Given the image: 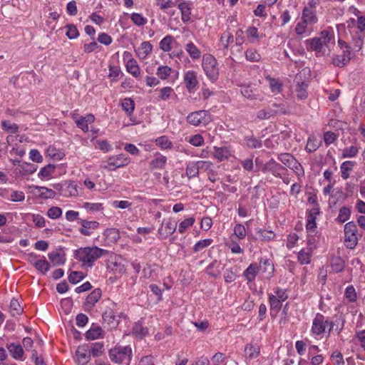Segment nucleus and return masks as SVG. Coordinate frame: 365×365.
I'll return each mask as SVG.
<instances>
[{
	"label": "nucleus",
	"mask_w": 365,
	"mask_h": 365,
	"mask_svg": "<svg viewBox=\"0 0 365 365\" xmlns=\"http://www.w3.org/2000/svg\"><path fill=\"white\" fill-rule=\"evenodd\" d=\"M350 215H351L350 209L346 207H342L339 210V213L336 218V220L338 222H339L340 223H343V222H346L349 218Z\"/></svg>",
	"instance_id": "48"
},
{
	"label": "nucleus",
	"mask_w": 365,
	"mask_h": 365,
	"mask_svg": "<svg viewBox=\"0 0 365 365\" xmlns=\"http://www.w3.org/2000/svg\"><path fill=\"white\" fill-rule=\"evenodd\" d=\"M287 112V107L284 104L273 103L269 104L267 108L259 110L257 113V117L260 120H264L274 115L286 114Z\"/></svg>",
	"instance_id": "3"
},
{
	"label": "nucleus",
	"mask_w": 365,
	"mask_h": 365,
	"mask_svg": "<svg viewBox=\"0 0 365 365\" xmlns=\"http://www.w3.org/2000/svg\"><path fill=\"white\" fill-rule=\"evenodd\" d=\"M195 220L194 217H189L182 221L179 225L178 232L183 233L187 227L192 226Z\"/></svg>",
	"instance_id": "57"
},
{
	"label": "nucleus",
	"mask_w": 365,
	"mask_h": 365,
	"mask_svg": "<svg viewBox=\"0 0 365 365\" xmlns=\"http://www.w3.org/2000/svg\"><path fill=\"white\" fill-rule=\"evenodd\" d=\"M202 68L207 76L212 81H216L219 76L217 60L212 55H205L202 59Z\"/></svg>",
	"instance_id": "4"
},
{
	"label": "nucleus",
	"mask_w": 365,
	"mask_h": 365,
	"mask_svg": "<svg viewBox=\"0 0 365 365\" xmlns=\"http://www.w3.org/2000/svg\"><path fill=\"white\" fill-rule=\"evenodd\" d=\"M325 324H329V331H336L337 334L340 333L343 328L344 323L341 322L339 319H336L334 322H328L326 321Z\"/></svg>",
	"instance_id": "44"
},
{
	"label": "nucleus",
	"mask_w": 365,
	"mask_h": 365,
	"mask_svg": "<svg viewBox=\"0 0 365 365\" xmlns=\"http://www.w3.org/2000/svg\"><path fill=\"white\" fill-rule=\"evenodd\" d=\"M269 163L270 168L269 172L277 178H282V175L280 174L279 171L281 170H287L286 168L281 165L272 158L269 161Z\"/></svg>",
	"instance_id": "32"
},
{
	"label": "nucleus",
	"mask_w": 365,
	"mask_h": 365,
	"mask_svg": "<svg viewBox=\"0 0 365 365\" xmlns=\"http://www.w3.org/2000/svg\"><path fill=\"white\" fill-rule=\"evenodd\" d=\"M176 227L177 222L175 221L171 220L164 221L162 226L158 230V234L163 238H166L175 231Z\"/></svg>",
	"instance_id": "8"
},
{
	"label": "nucleus",
	"mask_w": 365,
	"mask_h": 365,
	"mask_svg": "<svg viewBox=\"0 0 365 365\" xmlns=\"http://www.w3.org/2000/svg\"><path fill=\"white\" fill-rule=\"evenodd\" d=\"M102 294L101 289H95L87 297L85 302V306L88 309H91L94 304L100 299Z\"/></svg>",
	"instance_id": "15"
},
{
	"label": "nucleus",
	"mask_w": 365,
	"mask_h": 365,
	"mask_svg": "<svg viewBox=\"0 0 365 365\" xmlns=\"http://www.w3.org/2000/svg\"><path fill=\"white\" fill-rule=\"evenodd\" d=\"M102 318L104 322L107 323L110 328H115L118 324V320L116 319V316L114 312L108 308L106 309L102 314Z\"/></svg>",
	"instance_id": "14"
},
{
	"label": "nucleus",
	"mask_w": 365,
	"mask_h": 365,
	"mask_svg": "<svg viewBox=\"0 0 365 365\" xmlns=\"http://www.w3.org/2000/svg\"><path fill=\"white\" fill-rule=\"evenodd\" d=\"M84 278V274L82 272L73 271L71 272L68 276V281L72 284H77Z\"/></svg>",
	"instance_id": "54"
},
{
	"label": "nucleus",
	"mask_w": 365,
	"mask_h": 365,
	"mask_svg": "<svg viewBox=\"0 0 365 365\" xmlns=\"http://www.w3.org/2000/svg\"><path fill=\"white\" fill-rule=\"evenodd\" d=\"M166 161L167 158L165 156L160 155L151 161L150 165L153 168L162 169L165 165Z\"/></svg>",
	"instance_id": "43"
},
{
	"label": "nucleus",
	"mask_w": 365,
	"mask_h": 365,
	"mask_svg": "<svg viewBox=\"0 0 365 365\" xmlns=\"http://www.w3.org/2000/svg\"><path fill=\"white\" fill-rule=\"evenodd\" d=\"M62 215V210L58 207H51L47 211V215L51 219H57Z\"/></svg>",
	"instance_id": "63"
},
{
	"label": "nucleus",
	"mask_w": 365,
	"mask_h": 365,
	"mask_svg": "<svg viewBox=\"0 0 365 365\" xmlns=\"http://www.w3.org/2000/svg\"><path fill=\"white\" fill-rule=\"evenodd\" d=\"M110 359L115 363H127L130 361L132 349L129 346H115L109 350Z\"/></svg>",
	"instance_id": "2"
},
{
	"label": "nucleus",
	"mask_w": 365,
	"mask_h": 365,
	"mask_svg": "<svg viewBox=\"0 0 365 365\" xmlns=\"http://www.w3.org/2000/svg\"><path fill=\"white\" fill-rule=\"evenodd\" d=\"M185 50L192 59H198L200 57V51L192 42H190L186 45Z\"/></svg>",
	"instance_id": "35"
},
{
	"label": "nucleus",
	"mask_w": 365,
	"mask_h": 365,
	"mask_svg": "<svg viewBox=\"0 0 365 365\" xmlns=\"http://www.w3.org/2000/svg\"><path fill=\"white\" fill-rule=\"evenodd\" d=\"M153 46L149 41H144L137 50L138 56L142 58H145L152 51Z\"/></svg>",
	"instance_id": "25"
},
{
	"label": "nucleus",
	"mask_w": 365,
	"mask_h": 365,
	"mask_svg": "<svg viewBox=\"0 0 365 365\" xmlns=\"http://www.w3.org/2000/svg\"><path fill=\"white\" fill-rule=\"evenodd\" d=\"M156 144L163 149L170 148L172 147V143L167 137L161 136L156 139Z\"/></svg>",
	"instance_id": "61"
},
{
	"label": "nucleus",
	"mask_w": 365,
	"mask_h": 365,
	"mask_svg": "<svg viewBox=\"0 0 365 365\" xmlns=\"http://www.w3.org/2000/svg\"><path fill=\"white\" fill-rule=\"evenodd\" d=\"M334 34L333 31L324 30L320 32L319 36L318 38L322 41L324 47L329 48V44L332 40L333 43H334Z\"/></svg>",
	"instance_id": "26"
},
{
	"label": "nucleus",
	"mask_w": 365,
	"mask_h": 365,
	"mask_svg": "<svg viewBox=\"0 0 365 365\" xmlns=\"http://www.w3.org/2000/svg\"><path fill=\"white\" fill-rule=\"evenodd\" d=\"M306 43L309 44L307 47L308 51H315L317 55L322 52L324 45L318 37H314L311 39L306 41Z\"/></svg>",
	"instance_id": "17"
},
{
	"label": "nucleus",
	"mask_w": 365,
	"mask_h": 365,
	"mask_svg": "<svg viewBox=\"0 0 365 365\" xmlns=\"http://www.w3.org/2000/svg\"><path fill=\"white\" fill-rule=\"evenodd\" d=\"M311 256V251L302 250L298 254V260L302 264H307L310 262Z\"/></svg>",
	"instance_id": "41"
},
{
	"label": "nucleus",
	"mask_w": 365,
	"mask_h": 365,
	"mask_svg": "<svg viewBox=\"0 0 365 365\" xmlns=\"http://www.w3.org/2000/svg\"><path fill=\"white\" fill-rule=\"evenodd\" d=\"M121 105L123 109L125 111L128 115H130L131 113H133L135 108V103L131 98H125Z\"/></svg>",
	"instance_id": "40"
},
{
	"label": "nucleus",
	"mask_w": 365,
	"mask_h": 365,
	"mask_svg": "<svg viewBox=\"0 0 365 365\" xmlns=\"http://www.w3.org/2000/svg\"><path fill=\"white\" fill-rule=\"evenodd\" d=\"M173 40V37L170 36H167L163 38L160 42V48L163 51H170L172 49L171 42Z\"/></svg>",
	"instance_id": "52"
},
{
	"label": "nucleus",
	"mask_w": 365,
	"mask_h": 365,
	"mask_svg": "<svg viewBox=\"0 0 365 365\" xmlns=\"http://www.w3.org/2000/svg\"><path fill=\"white\" fill-rule=\"evenodd\" d=\"M307 84L305 82H298L296 86L295 92L299 100H303L307 98L308 94L307 91Z\"/></svg>",
	"instance_id": "33"
},
{
	"label": "nucleus",
	"mask_w": 365,
	"mask_h": 365,
	"mask_svg": "<svg viewBox=\"0 0 365 365\" xmlns=\"http://www.w3.org/2000/svg\"><path fill=\"white\" fill-rule=\"evenodd\" d=\"M127 71L132 74L133 76L137 77L140 75V68L137 64L136 61L130 59L126 64Z\"/></svg>",
	"instance_id": "34"
},
{
	"label": "nucleus",
	"mask_w": 365,
	"mask_h": 365,
	"mask_svg": "<svg viewBox=\"0 0 365 365\" xmlns=\"http://www.w3.org/2000/svg\"><path fill=\"white\" fill-rule=\"evenodd\" d=\"M108 267L115 273H123L125 271L124 265L116 260H109Z\"/></svg>",
	"instance_id": "42"
},
{
	"label": "nucleus",
	"mask_w": 365,
	"mask_h": 365,
	"mask_svg": "<svg viewBox=\"0 0 365 365\" xmlns=\"http://www.w3.org/2000/svg\"><path fill=\"white\" fill-rule=\"evenodd\" d=\"M178 8L181 11V18L183 22H187L190 19L191 9L187 2L183 1L179 4Z\"/></svg>",
	"instance_id": "28"
},
{
	"label": "nucleus",
	"mask_w": 365,
	"mask_h": 365,
	"mask_svg": "<svg viewBox=\"0 0 365 365\" xmlns=\"http://www.w3.org/2000/svg\"><path fill=\"white\" fill-rule=\"evenodd\" d=\"M34 188L37 190V195L40 198L52 199L56 197V192L52 189L41 186H35Z\"/></svg>",
	"instance_id": "20"
},
{
	"label": "nucleus",
	"mask_w": 365,
	"mask_h": 365,
	"mask_svg": "<svg viewBox=\"0 0 365 365\" xmlns=\"http://www.w3.org/2000/svg\"><path fill=\"white\" fill-rule=\"evenodd\" d=\"M172 68L168 66H160L157 69V76L160 79H166L171 73Z\"/></svg>",
	"instance_id": "47"
},
{
	"label": "nucleus",
	"mask_w": 365,
	"mask_h": 365,
	"mask_svg": "<svg viewBox=\"0 0 365 365\" xmlns=\"http://www.w3.org/2000/svg\"><path fill=\"white\" fill-rule=\"evenodd\" d=\"M259 266L256 263H252L244 272L243 275L248 282L255 280L258 272Z\"/></svg>",
	"instance_id": "21"
},
{
	"label": "nucleus",
	"mask_w": 365,
	"mask_h": 365,
	"mask_svg": "<svg viewBox=\"0 0 365 365\" xmlns=\"http://www.w3.org/2000/svg\"><path fill=\"white\" fill-rule=\"evenodd\" d=\"M184 82L188 91L192 92L198 84L196 72L193 71L186 72L184 75Z\"/></svg>",
	"instance_id": "10"
},
{
	"label": "nucleus",
	"mask_w": 365,
	"mask_h": 365,
	"mask_svg": "<svg viewBox=\"0 0 365 365\" xmlns=\"http://www.w3.org/2000/svg\"><path fill=\"white\" fill-rule=\"evenodd\" d=\"M282 302L274 295L272 294L269 296V304L272 310L278 312L282 308Z\"/></svg>",
	"instance_id": "56"
},
{
	"label": "nucleus",
	"mask_w": 365,
	"mask_h": 365,
	"mask_svg": "<svg viewBox=\"0 0 365 365\" xmlns=\"http://www.w3.org/2000/svg\"><path fill=\"white\" fill-rule=\"evenodd\" d=\"M212 242V240L211 239H205L202 240L198 241L195 246L193 247V252H197L202 250V249L208 247Z\"/></svg>",
	"instance_id": "53"
},
{
	"label": "nucleus",
	"mask_w": 365,
	"mask_h": 365,
	"mask_svg": "<svg viewBox=\"0 0 365 365\" xmlns=\"http://www.w3.org/2000/svg\"><path fill=\"white\" fill-rule=\"evenodd\" d=\"M278 159L286 166L288 168L291 165L292 163L294 162L295 158L287 153H281L278 155Z\"/></svg>",
	"instance_id": "50"
},
{
	"label": "nucleus",
	"mask_w": 365,
	"mask_h": 365,
	"mask_svg": "<svg viewBox=\"0 0 365 365\" xmlns=\"http://www.w3.org/2000/svg\"><path fill=\"white\" fill-rule=\"evenodd\" d=\"M258 237L261 240L269 241L275 237V234L270 230L259 229L257 230Z\"/></svg>",
	"instance_id": "46"
},
{
	"label": "nucleus",
	"mask_w": 365,
	"mask_h": 365,
	"mask_svg": "<svg viewBox=\"0 0 365 365\" xmlns=\"http://www.w3.org/2000/svg\"><path fill=\"white\" fill-rule=\"evenodd\" d=\"M66 28L67 29L66 34L68 38L74 39L79 36L78 31L75 25L68 24L66 26Z\"/></svg>",
	"instance_id": "55"
},
{
	"label": "nucleus",
	"mask_w": 365,
	"mask_h": 365,
	"mask_svg": "<svg viewBox=\"0 0 365 365\" xmlns=\"http://www.w3.org/2000/svg\"><path fill=\"white\" fill-rule=\"evenodd\" d=\"M246 143L250 148H259L262 146V141L253 137L247 138L246 139Z\"/></svg>",
	"instance_id": "64"
},
{
	"label": "nucleus",
	"mask_w": 365,
	"mask_h": 365,
	"mask_svg": "<svg viewBox=\"0 0 365 365\" xmlns=\"http://www.w3.org/2000/svg\"><path fill=\"white\" fill-rule=\"evenodd\" d=\"M79 223L81 225L79 232L85 236H90L91 233L88 230H96L99 225V223L96 221H88L86 220H80Z\"/></svg>",
	"instance_id": "12"
},
{
	"label": "nucleus",
	"mask_w": 365,
	"mask_h": 365,
	"mask_svg": "<svg viewBox=\"0 0 365 365\" xmlns=\"http://www.w3.org/2000/svg\"><path fill=\"white\" fill-rule=\"evenodd\" d=\"M350 51H344L341 55H335L332 58L334 66L343 68L346 66L351 60Z\"/></svg>",
	"instance_id": "9"
},
{
	"label": "nucleus",
	"mask_w": 365,
	"mask_h": 365,
	"mask_svg": "<svg viewBox=\"0 0 365 365\" xmlns=\"http://www.w3.org/2000/svg\"><path fill=\"white\" fill-rule=\"evenodd\" d=\"M64 196H77L78 195V185L74 182H65Z\"/></svg>",
	"instance_id": "30"
},
{
	"label": "nucleus",
	"mask_w": 365,
	"mask_h": 365,
	"mask_svg": "<svg viewBox=\"0 0 365 365\" xmlns=\"http://www.w3.org/2000/svg\"><path fill=\"white\" fill-rule=\"evenodd\" d=\"M240 92L244 97L250 100L257 99L260 96L259 91L250 85L242 86Z\"/></svg>",
	"instance_id": "13"
},
{
	"label": "nucleus",
	"mask_w": 365,
	"mask_h": 365,
	"mask_svg": "<svg viewBox=\"0 0 365 365\" xmlns=\"http://www.w3.org/2000/svg\"><path fill=\"white\" fill-rule=\"evenodd\" d=\"M133 333L135 337L142 339L148 334V329L143 327L142 321L140 320L135 323L133 327Z\"/></svg>",
	"instance_id": "18"
},
{
	"label": "nucleus",
	"mask_w": 365,
	"mask_h": 365,
	"mask_svg": "<svg viewBox=\"0 0 365 365\" xmlns=\"http://www.w3.org/2000/svg\"><path fill=\"white\" fill-rule=\"evenodd\" d=\"M357 228L354 222H349L344 225V241L347 248L354 249L357 245Z\"/></svg>",
	"instance_id": "5"
},
{
	"label": "nucleus",
	"mask_w": 365,
	"mask_h": 365,
	"mask_svg": "<svg viewBox=\"0 0 365 365\" xmlns=\"http://www.w3.org/2000/svg\"><path fill=\"white\" fill-rule=\"evenodd\" d=\"M76 355L79 365H86L91 359L89 351L83 348H78L76 351Z\"/></svg>",
	"instance_id": "19"
},
{
	"label": "nucleus",
	"mask_w": 365,
	"mask_h": 365,
	"mask_svg": "<svg viewBox=\"0 0 365 365\" xmlns=\"http://www.w3.org/2000/svg\"><path fill=\"white\" fill-rule=\"evenodd\" d=\"M355 163L353 161H345L341 165V178L346 180L349 177V172L351 171Z\"/></svg>",
	"instance_id": "37"
},
{
	"label": "nucleus",
	"mask_w": 365,
	"mask_h": 365,
	"mask_svg": "<svg viewBox=\"0 0 365 365\" xmlns=\"http://www.w3.org/2000/svg\"><path fill=\"white\" fill-rule=\"evenodd\" d=\"M220 42L224 48H227L229 45L233 42L232 34L229 31H225L221 36Z\"/></svg>",
	"instance_id": "45"
},
{
	"label": "nucleus",
	"mask_w": 365,
	"mask_h": 365,
	"mask_svg": "<svg viewBox=\"0 0 365 365\" xmlns=\"http://www.w3.org/2000/svg\"><path fill=\"white\" fill-rule=\"evenodd\" d=\"M359 152V148L357 146L351 145L349 148H346L343 150L342 152V158H353Z\"/></svg>",
	"instance_id": "51"
},
{
	"label": "nucleus",
	"mask_w": 365,
	"mask_h": 365,
	"mask_svg": "<svg viewBox=\"0 0 365 365\" xmlns=\"http://www.w3.org/2000/svg\"><path fill=\"white\" fill-rule=\"evenodd\" d=\"M108 253V251L96 246L81 247L75 252V258L82 263L83 267H92L94 262Z\"/></svg>",
	"instance_id": "1"
},
{
	"label": "nucleus",
	"mask_w": 365,
	"mask_h": 365,
	"mask_svg": "<svg viewBox=\"0 0 365 365\" xmlns=\"http://www.w3.org/2000/svg\"><path fill=\"white\" fill-rule=\"evenodd\" d=\"M2 128L10 133H17L19 131V126L16 123H11L9 121L4 120L1 122Z\"/></svg>",
	"instance_id": "49"
},
{
	"label": "nucleus",
	"mask_w": 365,
	"mask_h": 365,
	"mask_svg": "<svg viewBox=\"0 0 365 365\" xmlns=\"http://www.w3.org/2000/svg\"><path fill=\"white\" fill-rule=\"evenodd\" d=\"M129 158L120 154L110 157L106 161H103L101 168L105 170H113L115 168L123 167L129 163Z\"/></svg>",
	"instance_id": "6"
},
{
	"label": "nucleus",
	"mask_w": 365,
	"mask_h": 365,
	"mask_svg": "<svg viewBox=\"0 0 365 365\" xmlns=\"http://www.w3.org/2000/svg\"><path fill=\"white\" fill-rule=\"evenodd\" d=\"M204 164L203 161L197 163H189L186 168V174L189 178H192L198 175L199 169L201 165Z\"/></svg>",
	"instance_id": "23"
},
{
	"label": "nucleus",
	"mask_w": 365,
	"mask_h": 365,
	"mask_svg": "<svg viewBox=\"0 0 365 365\" xmlns=\"http://www.w3.org/2000/svg\"><path fill=\"white\" fill-rule=\"evenodd\" d=\"M187 122L194 125H206L211 121V117L208 111L202 110L190 113L187 116Z\"/></svg>",
	"instance_id": "7"
},
{
	"label": "nucleus",
	"mask_w": 365,
	"mask_h": 365,
	"mask_svg": "<svg viewBox=\"0 0 365 365\" xmlns=\"http://www.w3.org/2000/svg\"><path fill=\"white\" fill-rule=\"evenodd\" d=\"M302 20L307 23L317 22V17L314 12L309 8L305 7L302 12Z\"/></svg>",
	"instance_id": "36"
},
{
	"label": "nucleus",
	"mask_w": 365,
	"mask_h": 365,
	"mask_svg": "<svg viewBox=\"0 0 365 365\" xmlns=\"http://www.w3.org/2000/svg\"><path fill=\"white\" fill-rule=\"evenodd\" d=\"M234 234L240 239L242 240L246 236V230L243 225L237 224L234 227Z\"/></svg>",
	"instance_id": "62"
},
{
	"label": "nucleus",
	"mask_w": 365,
	"mask_h": 365,
	"mask_svg": "<svg viewBox=\"0 0 365 365\" xmlns=\"http://www.w3.org/2000/svg\"><path fill=\"white\" fill-rule=\"evenodd\" d=\"M231 155V151L230 148L228 147H221L217 148L215 147L214 156L218 160L222 161L228 159V158Z\"/></svg>",
	"instance_id": "22"
},
{
	"label": "nucleus",
	"mask_w": 365,
	"mask_h": 365,
	"mask_svg": "<svg viewBox=\"0 0 365 365\" xmlns=\"http://www.w3.org/2000/svg\"><path fill=\"white\" fill-rule=\"evenodd\" d=\"M259 268L269 274H272L274 269V264L269 259H261Z\"/></svg>",
	"instance_id": "38"
},
{
	"label": "nucleus",
	"mask_w": 365,
	"mask_h": 365,
	"mask_svg": "<svg viewBox=\"0 0 365 365\" xmlns=\"http://www.w3.org/2000/svg\"><path fill=\"white\" fill-rule=\"evenodd\" d=\"M345 266L344 261L339 257H332L331 261V267L333 272L336 273L341 272Z\"/></svg>",
	"instance_id": "31"
},
{
	"label": "nucleus",
	"mask_w": 365,
	"mask_h": 365,
	"mask_svg": "<svg viewBox=\"0 0 365 365\" xmlns=\"http://www.w3.org/2000/svg\"><path fill=\"white\" fill-rule=\"evenodd\" d=\"M7 348L11 353V356L16 359H21L23 354L24 350L20 344H16L14 343H11L7 346Z\"/></svg>",
	"instance_id": "27"
},
{
	"label": "nucleus",
	"mask_w": 365,
	"mask_h": 365,
	"mask_svg": "<svg viewBox=\"0 0 365 365\" xmlns=\"http://www.w3.org/2000/svg\"><path fill=\"white\" fill-rule=\"evenodd\" d=\"M35 268L45 274L50 269V264L46 259H38L34 263Z\"/></svg>",
	"instance_id": "39"
},
{
	"label": "nucleus",
	"mask_w": 365,
	"mask_h": 365,
	"mask_svg": "<svg viewBox=\"0 0 365 365\" xmlns=\"http://www.w3.org/2000/svg\"><path fill=\"white\" fill-rule=\"evenodd\" d=\"M103 344L102 343L96 342L92 344L91 349L89 351L90 354L94 357L99 356L103 352Z\"/></svg>",
	"instance_id": "58"
},
{
	"label": "nucleus",
	"mask_w": 365,
	"mask_h": 365,
	"mask_svg": "<svg viewBox=\"0 0 365 365\" xmlns=\"http://www.w3.org/2000/svg\"><path fill=\"white\" fill-rule=\"evenodd\" d=\"M246 58L250 61H259L260 59V55L255 49H248L245 52Z\"/></svg>",
	"instance_id": "59"
},
{
	"label": "nucleus",
	"mask_w": 365,
	"mask_h": 365,
	"mask_svg": "<svg viewBox=\"0 0 365 365\" xmlns=\"http://www.w3.org/2000/svg\"><path fill=\"white\" fill-rule=\"evenodd\" d=\"M130 19L137 26H143L146 24L147 19L141 14L133 13L131 14Z\"/></svg>",
	"instance_id": "60"
},
{
	"label": "nucleus",
	"mask_w": 365,
	"mask_h": 365,
	"mask_svg": "<svg viewBox=\"0 0 365 365\" xmlns=\"http://www.w3.org/2000/svg\"><path fill=\"white\" fill-rule=\"evenodd\" d=\"M325 322H324V316L321 314H317L313 321L312 331L313 334L319 335L325 331Z\"/></svg>",
	"instance_id": "11"
},
{
	"label": "nucleus",
	"mask_w": 365,
	"mask_h": 365,
	"mask_svg": "<svg viewBox=\"0 0 365 365\" xmlns=\"http://www.w3.org/2000/svg\"><path fill=\"white\" fill-rule=\"evenodd\" d=\"M259 346L257 344H248L245 347V356L249 360L255 359L259 356Z\"/></svg>",
	"instance_id": "16"
},
{
	"label": "nucleus",
	"mask_w": 365,
	"mask_h": 365,
	"mask_svg": "<svg viewBox=\"0 0 365 365\" xmlns=\"http://www.w3.org/2000/svg\"><path fill=\"white\" fill-rule=\"evenodd\" d=\"M48 256L53 266L62 265L66 262L64 255L58 252H52L49 253Z\"/></svg>",
	"instance_id": "29"
},
{
	"label": "nucleus",
	"mask_w": 365,
	"mask_h": 365,
	"mask_svg": "<svg viewBox=\"0 0 365 365\" xmlns=\"http://www.w3.org/2000/svg\"><path fill=\"white\" fill-rule=\"evenodd\" d=\"M103 330L101 327L93 324L91 327L86 331V338L87 340H94L101 337Z\"/></svg>",
	"instance_id": "24"
}]
</instances>
